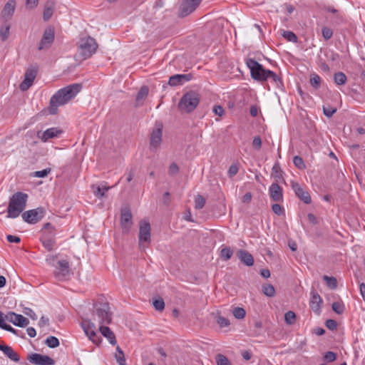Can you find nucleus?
<instances>
[{"instance_id": "obj_1", "label": "nucleus", "mask_w": 365, "mask_h": 365, "mask_svg": "<svg viewBox=\"0 0 365 365\" xmlns=\"http://www.w3.org/2000/svg\"><path fill=\"white\" fill-rule=\"evenodd\" d=\"M81 84L73 83L58 90L50 99L49 113L56 114L58 107L66 104L73 98L81 91Z\"/></svg>"}, {"instance_id": "obj_2", "label": "nucleus", "mask_w": 365, "mask_h": 365, "mask_svg": "<svg viewBox=\"0 0 365 365\" xmlns=\"http://www.w3.org/2000/svg\"><path fill=\"white\" fill-rule=\"evenodd\" d=\"M246 65L250 70L251 77L257 81L263 82L267 79H272L277 87L282 86L280 78L273 71L264 69L262 64L254 58H247Z\"/></svg>"}, {"instance_id": "obj_3", "label": "nucleus", "mask_w": 365, "mask_h": 365, "mask_svg": "<svg viewBox=\"0 0 365 365\" xmlns=\"http://www.w3.org/2000/svg\"><path fill=\"white\" fill-rule=\"evenodd\" d=\"M28 197V195L22 192L14 193L9 199L7 217L9 218L19 217L26 208Z\"/></svg>"}, {"instance_id": "obj_4", "label": "nucleus", "mask_w": 365, "mask_h": 365, "mask_svg": "<svg viewBox=\"0 0 365 365\" xmlns=\"http://www.w3.org/2000/svg\"><path fill=\"white\" fill-rule=\"evenodd\" d=\"M200 96L195 91H190L185 93L180 100L178 107L182 113H190L198 106Z\"/></svg>"}, {"instance_id": "obj_5", "label": "nucleus", "mask_w": 365, "mask_h": 365, "mask_svg": "<svg viewBox=\"0 0 365 365\" xmlns=\"http://www.w3.org/2000/svg\"><path fill=\"white\" fill-rule=\"evenodd\" d=\"M98 48V43L96 40L91 37L86 36L81 38L78 43V52L81 57L87 59L93 56Z\"/></svg>"}, {"instance_id": "obj_6", "label": "nucleus", "mask_w": 365, "mask_h": 365, "mask_svg": "<svg viewBox=\"0 0 365 365\" xmlns=\"http://www.w3.org/2000/svg\"><path fill=\"white\" fill-rule=\"evenodd\" d=\"M151 228L149 222L141 220L139 223L138 245L140 249L145 250L151 241Z\"/></svg>"}, {"instance_id": "obj_7", "label": "nucleus", "mask_w": 365, "mask_h": 365, "mask_svg": "<svg viewBox=\"0 0 365 365\" xmlns=\"http://www.w3.org/2000/svg\"><path fill=\"white\" fill-rule=\"evenodd\" d=\"M94 315L98 317L97 320L100 324H108L112 320V315L108 303L96 304L95 306Z\"/></svg>"}, {"instance_id": "obj_8", "label": "nucleus", "mask_w": 365, "mask_h": 365, "mask_svg": "<svg viewBox=\"0 0 365 365\" xmlns=\"http://www.w3.org/2000/svg\"><path fill=\"white\" fill-rule=\"evenodd\" d=\"M38 67L37 65H31L26 69L24 73V79L19 85V88L22 91H27L34 83L36 77Z\"/></svg>"}, {"instance_id": "obj_9", "label": "nucleus", "mask_w": 365, "mask_h": 365, "mask_svg": "<svg viewBox=\"0 0 365 365\" xmlns=\"http://www.w3.org/2000/svg\"><path fill=\"white\" fill-rule=\"evenodd\" d=\"M81 327L86 335L93 344L96 345L101 344L102 340L101 337L96 332V326L93 322H91L90 320H84L81 323Z\"/></svg>"}, {"instance_id": "obj_10", "label": "nucleus", "mask_w": 365, "mask_h": 365, "mask_svg": "<svg viewBox=\"0 0 365 365\" xmlns=\"http://www.w3.org/2000/svg\"><path fill=\"white\" fill-rule=\"evenodd\" d=\"M45 214L43 207H37L36 209L30 210L22 214L23 220L29 224H35L41 220Z\"/></svg>"}, {"instance_id": "obj_11", "label": "nucleus", "mask_w": 365, "mask_h": 365, "mask_svg": "<svg viewBox=\"0 0 365 365\" xmlns=\"http://www.w3.org/2000/svg\"><path fill=\"white\" fill-rule=\"evenodd\" d=\"M202 0H184L180 4L179 9V16L185 17L192 12L199 6Z\"/></svg>"}, {"instance_id": "obj_12", "label": "nucleus", "mask_w": 365, "mask_h": 365, "mask_svg": "<svg viewBox=\"0 0 365 365\" xmlns=\"http://www.w3.org/2000/svg\"><path fill=\"white\" fill-rule=\"evenodd\" d=\"M70 274L69 263L66 259L58 262V267L54 272L55 277L59 281L66 280Z\"/></svg>"}, {"instance_id": "obj_13", "label": "nucleus", "mask_w": 365, "mask_h": 365, "mask_svg": "<svg viewBox=\"0 0 365 365\" xmlns=\"http://www.w3.org/2000/svg\"><path fill=\"white\" fill-rule=\"evenodd\" d=\"M30 363L36 365H54L55 361L48 356L34 353L27 359Z\"/></svg>"}, {"instance_id": "obj_14", "label": "nucleus", "mask_w": 365, "mask_h": 365, "mask_svg": "<svg viewBox=\"0 0 365 365\" xmlns=\"http://www.w3.org/2000/svg\"><path fill=\"white\" fill-rule=\"evenodd\" d=\"M6 319L15 326L19 327H25L29 324V321L27 318L24 317L23 315L16 314L14 312H8L6 314Z\"/></svg>"}, {"instance_id": "obj_15", "label": "nucleus", "mask_w": 365, "mask_h": 365, "mask_svg": "<svg viewBox=\"0 0 365 365\" xmlns=\"http://www.w3.org/2000/svg\"><path fill=\"white\" fill-rule=\"evenodd\" d=\"M291 185L293 190L294 191L295 195L301 200H302L305 204L311 203L312 199L309 193L304 190L298 182L292 181Z\"/></svg>"}, {"instance_id": "obj_16", "label": "nucleus", "mask_w": 365, "mask_h": 365, "mask_svg": "<svg viewBox=\"0 0 365 365\" xmlns=\"http://www.w3.org/2000/svg\"><path fill=\"white\" fill-rule=\"evenodd\" d=\"M54 40V31L51 28L46 29L44 31L43 37L38 45V49L41 51L50 47Z\"/></svg>"}, {"instance_id": "obj_17", "label": "nucleus", "mask_w": 365, "mask_h": 365, "mask_svg": "<svg viewBox=\"0 0 365 365\" xmlns=\"http://www.w3.org/2000/svg\"><path fill=\"white\" fill-rule=\"evenodd\" d=\"M61 133L62 130L58 128H51L43 132L38 131L37 133V136L43 142H46L51 138L58 136Z\"/></svg>"}, {"instance_id": "obj_18", "label": "nucleus", "mask_w": 365, "mask_h": 365, "mask_svg": "<svg viewBox=\"0 0 365 365\" xmlns=\"http://www.w3.org/2000/svg\"><path fill=\"white\" fill-rule=\"evenodd\" d=\"M120 224L123 229L127 230H129L132 225V213L128 207L121 209Z\"/></svg>"}, {"instance_id": "obj_19", "label": "nucleus", "mask_w": 365, "mask_h": 365, "mask_svg": "<svg viewBox=\"0 0 365 365\" xmlns=\"http://www.w3.org/2000/svg\"><path fill=\"white\" fill-rule=\"evenodd\" d=\"M191 78V74H176L169 78L168 83L171 86H180L190 81Z\"/></svg>"}, {"instance_id": "obj_20", "label": "nucleus", "mask_w": 365, "mask_h": 365, "mask_svg": "<svg viewBox=\"0 0 365 365\" xmlns=\"http://www.w3.org/2000/svg\"><path fill=\"white\" fill-rule=\"evenodd\" d=\"M162 141V129H154L150 135V146L151 149H157L160 147Z\"/></svg>"}, {"instance_id": "obj_21", "label": "nucleus", "mask_w": 365, "mask_h": 365, "mask_svg": "<svg viewBox=\"0 0 365 365\" xmlns=\"http://www.w3.org/2000/svg\"><path fill=\"white\" fill-rule=\"evenodd\" d=\"M269 191L272 200L275 202L282 201V189L277 183H272L269 187Z\"/></svg>"}, {"instance_id": "obj_22", "label": "nucleus", "mask_w": 365, "mask_h": 365, "mask_svg": "<svg viewBox=\"0 0 365 365\" xmlns=\"http://www.w3.org/2000/svg\"><path fill=\"white\" fill-rule=\"evenodd\" d=\"M311 295L312 297L309 302V306L314 312L319 313L321 308V304L323 302L322 299L319 294L314 290L312 291Z\"/></svg>"}, {"instance_id": "obj_23", "label": "nucleus", "mask_w": 365, "mask_h": 365, "mask_svg": "<svg viewBox=\"0 0 365 365\" xmlns=\"http://www.w3.org/2000/svg\"><path fill=\"white\" fill-rule=\"evenodd\" d=\"M237 256L239 259L246 266L251 267L254 264L252 255L245 250H239L237 252Z\"/></svg>"}, {"instance_id": "obj_24", "label": "nucleus", "mask_w": 365, "mask_h": 365, "mask_svg": "<svg viewBox=\"0 0 365 365\" xmlns=\"http://www.w3.org/2000/svg\"><path fill=\"white\" fill-rule=\"evenodd\" d=\"M99 330L101 334L106 338H107L112 345L116 344L117 341L115 339V336L108 327L101 325L99 328Z\"/></svg>"}, {"instance_id": "obj_25", "label": "nucleus", "mask_w": 365, "mask_h": 365, "mask_svg": "<svg viewBox=\"0 0 365 365\" xmlns=\"http://www.w3.org/2000/svg\"><path fill=\"white\" fill-rule=\"evenodd\" d=\"M55 9V3L53 1H47L44 5L43 17L44 21H48L53 15Z\"/></svg>"}, {"instance_id": "obj_26", "label": "nucleus", "mask_w": 365, "mask_h": 365, "mask_svg": "<svg viewBox=\"0 0 365 365\" xmlns=\"http://www.w3.org/2000/svg\"><path fill=\"white\" fill-rule=\"evenodd\" d=\"M148 88L147 86H143L138 91L135 101V106L138 107L143 104V101L147 98L148 95Z\"/></svg>"}, {"instance_id": "obj_27", "label": "nucleus", "mask_w": 365, "mask_h": 365, "mask_svg": "<svg viewBox=\"0 0 365 365\" xmlns=\"http://www.w3.org/2000/svg\"><path fill=\"white\" fill-rule=\"evenodd\" d=\"M2 351L10 360L15 362H19L20 361L19 355L14 351L11 346L6 345Z\"/></svg>"}, {"instance_id": "obj_28", "label": "nucleus", "mask_w": 365, "mask_h": 365, "mask_svg": "<svg viewBox=\"0 0 365 365\" xmlns=\"http://www.w3.org/2000/svg\"><path fill=\"white\" fill-rule=\"evenodd\" d=\"M92 187L93 189V193L95 196L98 198H102L105 195L106 192L110 188V187H106L104 185L97 187L93 185Z\"/></svg>"}, {"instance_id": "obj_29", "label": "nucleus", "mask_w": 365, "mask_h": 365, "mask_svg": "<svg viewBox=\"0 0 365 365\" xmlns=\"http://www.w3.org/2000/svg\"><path fill=\"white\" fill-rule=\"evenodd\" d=\"M41 242L43 247L48 251H51L55 245V242L53 239L43 236L41 239Z\"/></svg>"}, {"instance_id": "obj_30", "label": "nucleus", "mask_w": 365, "mask_h": 365, "mask_svg": "<svg viewBox=\"0 0 365 365\" xmlns=\"http://www.w3.org/2000/svg\"><path fill=\"white\" fill-rule=\"evenodd\" d=\"M16 1L15 0H9L6 4L4 9L3 10V14L4 15L7 14L9 16L12 15L15 9Z\"/></svg>"}, {"instance_id": "obj_31", "label": "nucleus", "mask_w": 365, "mask_h": 365, "mask_svg": "<svg viewBox=\"0 0 365 365\" xmlns=\"http://www.w3.org/2000/svg\"><path fill=\"white\" fill-rule=\"evenodd\" d=\"M115 358L119 365H125V359L124 356V353L119 346L116 347Z\"/></svg>"}, {"instance_id": "obj_32", "label": "nucleus", "mask_w": 365, "mask_h": 365, "mask_svg": "<svg viewBox=\"0 0 365 365\" xmlns=\"http://www.w3.org/2000/svg\"><path fill=\"white\" fill-rule=\"evenodd\" d=\"M334 80L336 84L341 86L346 83V76L342 72H337L334 76Z\"/></svg>"}, {"instance_id": "obj_33", "label": "nucleus", "mask_w": 365, "mask_h": 365, "mask_svg": "<svg viewBox=\"0 0 365 365\" xmlns=\"http://www.w3.org/2000/svg\"><path fill=\"white\" fill-rule=\"evenodd\" d=\"M262 292L269 297H272L275 294V289L270 284H264L262 286Z\"/></svg>"}, {"instance_id": "obj_34", "label": "nucleus", "mask_w": 365, "mask_h": 365, "mask_svg": "<svg viewBox=\"0 0 365 365\" xmlns=\"http://www.w3.org/2000/svg\"><path fill=\"white\" fill-rule=\"evenodd\" d=\"M10 25L8 23H4L0 30V36L3 41H6L9 36Z\"/></svg>"}, {"instance_id": "obj_35", "label": "nucleus", "mask_w": 365, "mask_h": 365, "mask_svg": "<svg viewBox=\"0 0 365 365\" xmlns=\"http://www.w3.org/2000/svg\"><path fill=\"white\" fill-rule=\"evenodd\" d=\"M323 279L326 282L327 286L332 289H334L336 288L337 287V280L335 277H329L327 275H324L323 276Z\"/></svg>"}, {"instance_id": "obj_36", "label": "nucleus", "mask_w": 365, "mask_h": 365, "mask_svg": "<svg viewBox=\"0 0 365 365\" xmlns=\"http://www.w3.org/2000/svg\"><path fill=\"white\" fill-rule=\"evenodd\" d=\"M153 306L158 312H162L165 309V302L163 298L159 297L153 301Z\"/></svg>"}, {"instance_id": "obj_37", "label": "nucleus", "mask_w": 365, "mask_h": 365, "mask_svg": "<svg viewBox=\"0 0 365 365\" xmlns=\"http://www.w3.org/2000/svg\"><path fill=\"white\" fill-rule=\"evenodd\" d=\"M45 344L50 348H56L59 346V340L56 336H48L46 341Z\"/></svg>"}, {"instance_id": "obj_38", "label": "nucleus", "mask_w": 365, "mask_h": 365, "mask_svg": "<svg viewBox=\"0 0 365 365\" xmlns=\"http://www.w3.org/2000/svg\"><path fill=\"white\" fill-rule=\"evenodd\" d=\"M233 252L229 247L222 248L220 251V257L225 261L230 259L232 256Z\"/></svg>"}, {"instance_id": "obj_39", "label": "nucleus", "mask_w": 365, "mask_h": 365, "mask_svg": "<svg viewBox=\"0 0 365 365\" xmlns=\"http://www.w3.org/2000/svg\"><path fill=\"white\" fill-rule=\"evenodd\" d=\"M310 84L312 87L317 89L321 86V78L319 75L313 73L310 76Z\"/></svg>"}, {"instance_id": "obj_40", "label": "nucleus", "mask_w": 365, "mask_h": 365, "mask_svg": "<svg viewBox=\"0 0 365 365\" xmlns=\"http://www.w3.org/2000/svg\"><path fill=\"white\" fill-rule=\"evenodd\" d=\"M215 359L217 365H232L229 359L223 354H217Z\"/></svg>"}, {"instance_id": "obj_41", "label": "nucleus", "mask_w": 365, "mask_h": 365, "mask_svg": "<svg viewBox=\"0 0 365 365\" xmlns=\"http://www.w3.org/2000/svg\"><path fill=\"white\" fill-rule=\"evenodd\" d=\"M296 320V314L292 311H289L284 314V321L287 324H294Z\"/></svg>"}, {"instance_id": "obj_42", "label": "nucleus", "mask_w": 365, "mask_h": 365, "mask_svg": "<svg viewBox=\"0 0 365 365\" xmlns=\"http://www.w3.org/2000/svg\"><path fill=\"white\" fill-rule=\"evenodd\" d=\"M205 204V199L203 196L197 195L195 198V207L197 210L202 209Z\"/></svg>"}, {"instance_id": "obj_43", "label": "nucleus", "mask_w": 365, "mask_h": 365, "mask_svg": "<svg viewBox=\"0 0 365 365\" xmlns=\"http://www.w3.org/2000/svg\"><path fill=\"white\" fill-rule=\"evenodd\" d=\"M282 35L284 38H286L289 41L293 43L297 42V36L292 31H284Z\"/></svg>"}, {"instance_id": "obj_44", "label": "nucleus", "mask_w": 365, "mask_h": 365, "mask_svg": "<svg viewBox=\"0 0 365 365\" xmlns=\"http://www.w3.org/2000/svg\"><path fill=\"white\" fill-rule=\"evenodd\" d=\"M232 314L236 319H242L245 318L246 312L242 307H235L232 311Z\"/></svg>"}, {"instance_id": "obj_45", "label": "nucleus", "mask_w": 365, "mask_h": 365, "mask_svg": "<svg viewBox=\"0 0 365 365\" xmlns=\"http://www.w3.org/2000/svg\"><path fill=\"white\" fill-rule=\"evenodd\" d=\"M293 163L294 165L300 170L304 169L306 167L303 159L299 156H294L293 158Z\"/></svg>"}, {"instance_id": "obj_46", "label": "nucleus", "mask_w": 365, "mask_h": 365, "mask_svg": "<svg viewBox=\"0 0 365 365\" xmlns=\"http://www.w3.org/2000/svg\"><path fill=\"white\" fill-rule=\"evenodd\" d=\"M51 171V169L48 168L46 169H43L42 170L36 171L34 173L33 176L36 178H45L46 177Z\"/></svg>"}, {"instance_id": "obj_47", "label": "nucleus", "mask_w": 365, "mask_h": 365, "mask_svg": "<svg viewBox=\"0 0 365 365\" xmlns=\"http://www.w3.org/2000/svg\"><path fill=\"white\" fill-rule=\"evenodd\" d=\"M336 111V109L330 106H323V113L328 118L331 117Z\"/></svg>"}, {"instance_id": "obj_48", "label": "nucleus", "mask_w": 365, "mask_h": 365, "mask_svg": "<svg viewBox=\"0 0 365 365\" xmlns=\"http://www.w3.org/2000/svg\"><path fill=\"white\" fill-rule=\"evenodd\" d=\"M323 359L328 362H333L336 359V354L333 351H327L324 354Z\"/></svg>"}, {"instance_id": "obj_49", "label": "nucleus", "mask_w": 365, "mask_h": 365, "mask_svg": "<svg viewBox=\"0 0 365 365\" xmlns=\"http://www.w3.org/2000/svg\"><path fill=\"white\" fill-rule=\"evenodd\" d=\"M272 175L276 178H282V170L278 163H275L272 167Z\"/></svg>"}, {"instance_id": "obj_50", "label": "nucleus", "mask_w": 365, "mask_h": 365, "mask_svg": "<svg viewBox=\"0 0 365 365\" xmlns=\"http://www.w3.org/2000/svg\"><path fill=\"white\" fill-rule=\"evenodd\" d=\"M238 170H239L238 165L236 163H234V164L231 165L230 167L229 168L227 175L230 178H232L238 173Z\"/></svg>"}, {"instance_id": "obj_51", "label": "nucleus", "mask_w": 365, "mask_h": 365, "mask_svg": "<svg viewBox=\"0 0 365 365\" xmlns=\"http://www.w3.org/2000/svg\"><path fill=\"white\" fill-rule=\"evenodd\" d=\"M322 36L325 40H329L331 38L333 35V31L329 27H323L322 31Z\"/></svg>"}, {"instance_id": "obj_52", "label": "nucleus", "mask_w": 365, "mask_h": 365, "mask_svg": "<svg viewBox=\"0 0 365 365\" xmlns=\"http://www.w3.org/2000/svg\"><path fill=\"white\" fill-rule=\"evenodd\" d=\"M217 322L220 327H226L230 325V321L227 318L222 316H219L217 318Z\"/></svg>"}, {"instance_id": "obj_53", "label": "nucleus", "mask_w": 365, "mask_h": 365, "mask_svg": "<svg viewBox=\"0 0 365 365\" xmlns=\"http://www.w3.org/2000/svg\"><path fill=\"white\" fill-rule=\"evenodd\" d=\"M332 309L336 314H341L344 312V306L339 302H335L332 304Z\"/></svg>"}, {"instance_id": "obj_54", "label": "nucleus", "mask_w": 365, "mask_h": 365, "mask_svg": "<svg viewBox=\"0 0 365 365\" xmlns=\"http://www.w3.org/2000/svg\"><path fill=\"white\" fill-rule=\"evenodd\" d=\"M325 324H326V327L329 329V330H335L337 328V323L335 320L334 319H327L325 322Z\"/></svg>"}, {"instance_id": "obj_55", "label": "nucleus", "mask_w": 365, "mask_h": 365, "mask_svg": "<svg viewBox=\"0 0 365 365\" xmlns=\"http://www.w3.org/2000/svg\"><path fill=\"white\" fill-rule=\"evenodd\" d=\"M252 145L255 148L259 150L262 147V140L259 136H255L252 141Z\"/></svg>"}, {"instance_id": "obj_56", "label": "nucleus", "mask_w": 365, "mask_h": 365, "mask_svg": "<svg viewBox=\"0 0 365 365\" xmlns=\"http://www.w3.org/2000/svg\"><path fill=\"white\" fill-rule=\"evenodd\" d=\"M24 313L26 315L29 316L32 319L35 320V319H37L36 314H35V312L31 308L26 307L24 309Z\"/></svg>"}, {"instance_id": "obj_57", "label": "nucleus", "mask_w": 365, "mask_h": 365, "mask_svg": "<svg viewBox=\"0 0 365 365\" xmlns=\"http://www.w3.org/2000/svg\"><path fill=\"white\" fill-rule=\"evenodd\" d=\"M272 210L274 213L280 215L283 212L282 207L279 204H274L272 206Z\"/></svg>"}, {"instance_id": "obj_58", "label": "nucleus", "mask_w": 365, "mask_h": 365, "mask_svg": "<svg viewBox=\"0 0 365 365\" xmlns=\"http://www.w3.org/2000/svg\"><path fill=\"white\" fill-rule=\"evenodd\" d=\"M213 112L215 113V115L221 117L224 114V109L221 106L215 105L213 107Z\"/></svg>"}, {"instance_id": "obj_59", "label": "nucleus", "mask_w": 365, "mask_h": 365, "mask_svg": "<svg viewBox=\"0 0 365 365\" xmlns=\"http://www.w3.org/2000/svg\"><path fill=\"white\" fill-rule=\"evenodd\" d=\"M178 170H179V168L176 163H173L172 164H170V165L169 167V170H168V172L170 175H175L176 173H178Z\"/></svg>"}, {"instance_id": "obj_60", "label": "nucleus", "mask_w": 365, "mask_h": 365, "mask_svg": "<svg viewBox=\"0 0 365 365\" xmlns=\"http://www.w3.org/2000/svg\"><path fill=\"white\" fill-rule=\"evenodd\" d=\"M6 239H7L8 242H11V243L12 242L19 243L21 242V238L16 235H7Z\"/></svg>"}, {"instance_id": "obj_61", "label": "nucleus", "mask_w": 365, "mask_h": 365, "mask_svg": "<svg viewBox=\"0 0 365 365\" xmlns=\"http://www.w3.org/2000/svg\"><path fill=\"white\" fill-rule=\"evenodd\" d=\"M48 318L44 316H42L39 320L38 324L40 327H44L48 324Z\"/></svg>"}, {"instance_id": "obj_62", "label": "nucleus", "mask_w": 365, "mask_h": 365, "mask_svg": "<svg viewBox=\"0 0 365 365\" xmlns=\"http://www.w3.org/2000/svg\"><path fill=\"white\" fill-rule=\"evenodd\" d=\"M38 0H26V5L31 9H33L37 6Z\"/></svg>"}, {"instance_id": "obj_63", "label": "nucleus", "mask_w": 365, "mask_h": 365, "mask_svg": "<svg viewBox=\"0 0 365 365\" xmlns=\"http://www.w3.org/2000/svg\"><path fill=\"white\" fill-rule=\"evenodd\" d=\"M313 333L317 336H322L325 333V330L321 327H316L313 329Z\"/></svg>"}, {"instance_id": "obj_64", "label": "nucleus", "mask_w": 365, "mask_h": 365, "mask_svg": "<svg viewBox=\"0 0 365 365\" xmlns=\"http://www.w3.org/2000/svg\"><path fill=\"white\" fill-rule=\"evenodd\" d=\"M359 289H360V293L361 294V297H362L363 299L365 301V284L361 283L359 285Z\"/></svg>"}]
</instances>
